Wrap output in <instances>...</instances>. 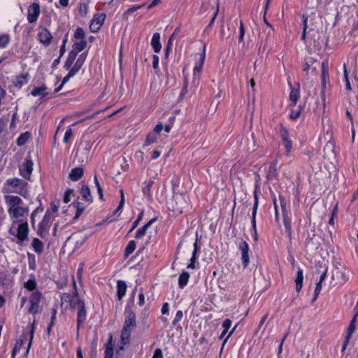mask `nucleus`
<instances>
[{
  "label": "nucleus",
  "instance_id": "473e14b6",
  "mask_svg": "<svg viewBox=\"0 0 358 358\" xmlns=\"http://www.w3.org/2000/svg\"><path fill=\"white\" fill-rule=\"evenodd\" d=\"M357 317H356V315H354V317H352V319L347 329L345 337L350 338L352 334L355 332V331L356 329Z\"/></svg>",
  "mask_w": 358,
  "mask_h": 358
},
{
  "label": "nucleus",
  "instance_id": "a19ab883",
  "mask_svg": "<svg viewBox=\"0 0 358 358\" xmlns=\"http://www.w3.org/2000/svg\"><path fill=\"white\" fill-rule=\"evenodd\" d=\"M113 355V348L111 341H109L106 345L104 358H112Z\"/></svg>",
  "mask_w": 358,
  "mask_h": 358
},
{
  "label": "nucleus",
  "instance_id": "4d7b16f0",
  "mask_svg": "<svg viewBox=\"0 0 358 358\" xmlns=\"http://www.w3.org/2000/svg\"><path fill=\"white\" fill-rule=\"evenodd\" d=\"M183 316V313L182 310H178L174 320H173V325H176V324L181 320Z\"/></svg>",
  "mask_w": 358,
  "mask_h": 358
},
{
  "label": "nucleus",
  "instance_id": "f3484780",
  "mask_svg": "<svg viewBox=\"0 0 358 358\" xmlns=\"http://www.w3.org/2000/svg\"><path fill=\"white\" fill-rule=\"evenodd\" d=\"M87 238L86 235L78 232L72 234L68 239V241L75 243L76 248L80 247Z\"/></svg>",
  "mask_w": 358,
  "mask_h": 358
},
{
  "label": "nucleus",
  "instance_id": "39448f33",
  "mask_svg": "<svg viewBox=\"0 0 358 358\" xmlns=\"http://www.w3.org/2000/svg\"><path fill=\"white\" fill-rule=\"evenodd\" d=\"M42 299V294L39 291L32 292L29 299V308L28 312L31 314L35 315L41 313L42 307L40 303Z\"/></svg>",
  "mask_w": 358,
  "mask_h": 358
},
{
  "label": "nucleus",
  "instance_id": "6e6d98bb",
  "mask_svg": "<svg viewBox=\"0 0 358 358\" xmlns=\"http://www.w3.org/2000/svg\"><path fill=\"white\" fill-rule=\"evenodd\" d=\"M72 136V129L69 127L64 134L63 142L64 143H67L69 142V138Z\"/></svg>",
  "mask_w": 358,
  "mask_h": 358
},
{
  "label": "nucleus",
  "instance_id": "72a5a7b5",
  "mask_svg": "<svg viewBox=\"0 0 358 358\" xmlns=\"http://www.w3.org/2000/svg\"><path fill=\"white\" fill-rule=\"evenodd\" d=\"M47 87L45 85H43L41 87L35 88L31 92V94L34 96H41V99L44 98L48 95V92H46Z\"/></svg>",
  "mask_w": 358,
  "mask_h": 358
},
{
  "label": "nucleus",
  "instance_id": "bf43d9fd",
  "mask_svg": "<svg viewBox=\"0 0 358 358\" xmlns=\"http://www.w3.org/2000/svg\"><path fill=\"white\" fill-rule=\"evenodd\" d=\"M79 13L81 15H85L87 13V6L85 3H81L79 6Z\"/></svg>",
  "mask_w": 358,
  "mask_h": 358
},
{
  "label": "nucleus",
  "instance_id": "774afa93",
  "mask_svg": "<svg viewBox=\"0 0 358 358\" xmlns=\"http://www.w3.org/2000/svg\"><path fill=\"white\" fill-rule=\"evenodd\" d=\"M152 358H163L162 352L160 349H156Z\"/></svg>",
  "mask_w": 358,
  "mask_h": 358
},
{
  "label": "nucleus",
  "instance_id": "0e129e2a",
  "mask_svg": "<svg viewBox=\"0 0 358 358\" xmlns=\"http://www.w3.org/2000/svg\"><path fill=\"white\" fill-rule=\"evenodd\" d=\"M56 314H57V310L55 309H52V310L51 322H50V324L49 327H48V331H50L52 326L55 323V320H56Z\"/></svg>",
  "mask_w": 358,
  "mask_h": 358
},
{
  "label": "nucleus",
  "instance_id": "f257e3e1",
  "mask_svg": "<svg viewBox=\"0 0 358 358\" xmlns=\"http://www.w3.org/2000/svg\"><path fill=\"white\" fill-rule=\"evenodd\" d=\"M4 200L10 219L22 218L28 215L29 208L19 196L6 195L4 196Z\"/></svg>",
  "mask_w": 358,
  "mask_h": 358
},
{
  "label": "nucleus",
  "instance_id": "c9c22d12",
  "mask_svg": "<svg viewBox=\"0 0 358 358\" xmlns=\"http://www.w3.org/2000/svg\"><path fill=\"white\" fill-rule=\"evenodd\" d=\"M189 278V274L184 271L182 272L178 278V285L180 288H183L188 282Z\"/></svg>",
  "mask_w": 358,
  "mask_h": 358
},
{
  "label": "nucleus",
  "instance_id": "aec40b11",
  "mask_svg": "<svg viewBox=\"0 0 358 358\" xmlns=\"http://www.w3.org/2000/svg\"><path fill=\"white\" fill-rule=\"evenodd\" d=\"M324 157L328 159L335 157V145L332 141H328L324 148Z\"/></svg>",
  "mask_w": 358,
  "mask_h": 358
},
{
  "label": "nucleus",
  "instance_id": "603ef678",
  "mask_svg": "<svg viewBox=\"0 0 358 358\" xmlns=\"http://www.w3.org/2000/svg\"><path fill=\"white\" fill-rule=\"evenodd\" d=\"M94 183H95V185L97 188V191H98V193H99V198L101 199H103V190H102V188L98 181V179H97V177L96 176H94Z\"/></svg>",
  "mask_w": 358,
  "mask_h": 358
},
{
  "label": "nucleus",
  "instance_id": "20e7f679",
  "mask_svg": "<svg viewBox=\"0 0 358 358\" xmlns=\"http://www.w3.org/2000/svg\"><path fill=\"white\" fill-rule=\"evenodd\" d=\"M73 285L76 291L73 295L69 293H64L61 296V306L66 310L69 308L73 310L76 309L79 305V302L82 301L78 296L75 281H73Z\"/></svg>",
  "mask_w": 358,
  "mask_h": 358
},
{
  "label": "nucleus",
  "instance_id": "37998d69",
  "mask_svg": "<svg viewBox=\"0 0 358 358\" xmlns=\"http://www.w3.org/2000/svg\"><path fill=\"white\" fill-rule=\"evenodd\" d=\"M136 242L134 241H130L125 249V255L129 256L136 249Z\"/></svg>",
  "mask_w": 358,
  "mask_h": 358
},
{
  "label": "nucleus",
  "instance_id": "052dcab7",
  "mask_svg": "<svg viewBox=\"0 0 358 358\" xmlns=\"http://www.w3.org/2000/svg\"><path fill=\"white\" fill-rule=\"evenodd\" d=\"M255 141L253 137V134H252V140L248 143V150L249 152H253L255 150Z\"/></svg>",
  "mask_w": 358,
  "mask_h": 358
},
{
  "label": "nucleus",
  "instance_id": "2f4dec72",
  "mask_svg": "<svg viewBox=\"0 0 358 358\" xmlns=\"http://www.w3.org/2000/svg\"><path fill=\"white\" fill-rule=\"evenodd\" d=\"M31 245L35 252L41 254L43 250V243L36 238L32 240Z\"/></svg>",
  "mask_w": 358,
  "mask_h": 358
},
{
  "label": "nucleus",
  "instance_id": "864d4df0",
  "mask_svg": "<svg viewBox=\"0 0 358 358\" xmlns=\"http://www.w3.org/2000/svg\"><path fill=\"white\" fill-rule=\"evenodd\" d=\"M124 205V196L122 189H120V201L118 207L116 208L115 212L121 210Z\"/></svg>",
  "mask_w": 358,
  "mask_h": 358
},
{
  "label": "nucleus",
  "instance_id": "69168bd1",
  "mask_svg": "<svg viewBox=\"0 0 358 358\" xmlns=\"http://www.w3.org/2000/svg\"><path fill=\"white\" fill-rule=\"evenodd\" d=\"M196 259V255L192 254L190 259V263L187 265V268H195V262Z\"/></svg>",
  "mask_w": 358,
  "mask_h": 358
},
{
  "label": "nucleus",
  "instance_id": "79ce46f5",
  "mask_svg": "<svg viewBox=\"0 0 358 358\" xmlns=\"http://www.w3.org/2000/svg\"><path fill=\"white\" fill-rule=\"evenodd\" d=\"M36 282L34 278H33L32 279H29V280H27L24 283V287L29 291H33L36 289Z\"/></svg>",
  "mask_w": 358,
  "mask_h": 358
},
{
  "label": "nucleus",
  "instance_id": "5701e85b",
  "mask_svg": "<svg viewBox=\"0 0 358 358\" xmlns=\"http://www.w3.org/2000/svg\"><path fill=\"white\" fill-rule=\"evenodd\" d=\"M83 169L81 167L73 168L69 173V177L72 181H78L83 176Z\"/></svg>",
  "mask_w": 358,
  "mask_h": 358
},
{
  "label": "nucleus",
  "instance_id": "4be33fe9",
  "mask_svg": "<svg viewBox=\"0 0 358 358\" xmlns=\"http://www.w3.org/2000/svg\"><path fill=\"white\" fill-rule=\"evenodd\" d=\"M314 63L315 61L312 57L305 59L303 71L306 73V76H308L309 71H310L311 73H314L316 71V67L313 66Z\"/></svg>",
  "mask_w": 358,
  "mask_h": 358
},
{
  "label": "nucleus",
  "instance_id": "f03ea898",
  "mask_svg": "<svg viewBox=\"0 0 358 358\" xmlns=\"http://www.w3.org/2000/svg\"><path fill=\"white\" fill-rule=\"evenodd\" d=\"M124 322L121 333V343L122 345L129 343L131 330L136 327V314L130 305H127L124 310Z\"/></svg>",
  "mask_w": 358,
  "mask_h": 358
},
{
  "label": "nucleus",
  "instance_id": "412c9836",
  "mask_svg": "<svg viewBox=\"0 0 358 358\" xmlns=\"http://www.w3.org/2000/svg\"><path fill=\"white\" fill-rule=\"evenodd\" d=\"M28 183L26 182H23L22 184H20L19 187L15 189H11L10 192L18 194L23 196L24 198H27L29 196L28 191Z\"/></svg>",
  "mask_w": 358,
  "mask_h": 358
},
{
  "label": "nucleus",
  "instance_id": "09e8293b",
  "mask_svg": "<svg viewBox=\"0 0 358 358\" xmlns=\"http://www.w3.org/2000/svg\"><path fill=\"white\" fill-rule=\"evenodd\" d=\"M29 136V134L28 133L21 134L17 140V145H22L26 143Z\"/></svg>",
  "mask_w": 358,
  "mask_h": 358
},
{
  "label": "nucleus",
  "instance_id": "c756f323",
  "mask_svg": "<svg viewBox=\"0 0 358 358\" xmlns=\"http://www.w3.org/2000/svg\"><path fill=\"white\" fill-rule=\"evenodd\" d=\"M303 273L301 268H299L296 274V278L295 279L296 283V291L299 292L303 286Z\"/></svg>",
  "mask_w": 358,
  "mask_h": 358
},
{
  "label": "nucleus",
  "instance_id": "e2e57ef3",
  "mask_svg": "<svg viewBox=\"0 0 358 358\" xmlns=\"http://www.w3.org/2000/svg\"><path fill=\"white\" fill-rule=\"evenodd\" d=\"M73 189H69L65 192L64 196V202L68 203L70 201V195L72 194Z\"/></svg>",
  "mask_w": 358,
  "mask_h": 358
},
{
  "label": "nucleus",
  "instance_id": "4468645a",
  "mask_svg": "<svg viewBox=\"0 0 358 358\" xmlns=\"http://www.w3.org/2000/svg\"><path fill=\"white\" fill-rule=\"evenodd\" d=\"M280 204H281V208L283 214V222L285 225V228L289 236H291L292 234V228H291V220L287 215L285 212V205L286 203L284 199H282L280 197Z\"/></svg>",
  "mask_w": 358,
  "mask_h": 358
},
{
  "label": "nucleus",
  "instance_id": "ea45409f",
  "mask_svg": "<svg viewBox=\"0 0 358 358\" xmlns=\"http://www.w3.org/2000/svg\"><path fill=\"white\" fill-rule=\"evenodd\" d=\"M87 45V41L85 40H80L79 42H76L73 45V50L76 51L78 53L85 49Z\"/></svg>",
  "mask_w": 358,
  "mask_h": 358
},
{
  "label": "nucleus",
  "instance_id": "3c124183",
  "mask_svg": "<svg viewBox=\"0 0 358 358\" xmlns=\"http://www.w3.org/2000/svg\"><path fill=\"white\" fill-rule=\"evenodd\" d=\"M143 215V212L142 211L138 215L137 219L133 222L132 227H131V229L129 230V233H131V231H133L137 227V226L138 225L139 222L142 220Z\"/></svg>",
  "mask_w": 358,
  "mask_h": 358
},
{
  "label": "nucleus",
  "instance_id": "6ab92c4d",
  "mask_svg": "<svg viewBox=\"0 0 358 358\" xmlns=\"http://www.w3.org/2000/svg\"><path fill=\"white\" fill-rule=\"evenodd\" d=\"M255 202L253 206L252 212V227L254 232L253 238L255 241H257V227H256V214L258 206V201L257 197L255 196Z\"/></svg>",
  "mask_w": 358,
  "mask_h": 358
},
{
  "label": "nucleus",
  "instance_id": "e433bc0d",
  "mask_svg": "<svg viewBox=\"0 0 358 358\" xmlns=\"http://www.w3.org/2000/svg\"><path fill=\"white\" fill-rule=\"evenodd\" d=\"M276 163L277 161H275L273 164L270 165L268 169L267 173V178L268 180H271L273 178H275L277 176V171H276Z\"/></svg>",
  "mask_w": 358,
  "mask_h": 358
},
{
  "label": "nucleus",
  "instance_id": "58836bf2",
  "mask_svg": "<svg viewBox=\"0 0 358 358\" xmlns=\"http://www.w3.org/2000/svg\"><path fill=\"white\" fill-rule=\"evenodd\" d=\"M24 181L17 178H12L7 180L8 185L9 187V189H15L22 184Z\"/></svg>",
  "mask_w": 358,
  "mask_h": 358
},
{
  "label": "nucleus",
  "instance_id": "2eb2a0df",
  "mask_svg": "<svg viewBox=\"0 0 358 358\" xmlns=\"http://www.w3.org/2000/svg\"><path fill=\"white\" fill-rule=\"evenodd\" d=\"M69 70V71L63 78L62 84L55 90V93L59 92L63 86L80 70V68L74 64L72 68L71 67Z\"/></svg>",
  "mask_w": 358,
  "mask_h": 358
},
{
  "label": "nucleus",
  "instance_id": "c85d7f7f",
  "mask_svg": "<svg viewBox=\"0 0 358 358\" xmlns=\"http://www.w3.org/2000/svg\"><path fill=\"white\" fill-rule=\"evenodd\" d=\"M303 273L301 268H299L296 274V278L295 279L296 283V291L299 292L303 286Z\"/></svg>",
  "mask_w": 358,
  "mask_h": 358
},
{
  "label": "nucleus",
  "instance_id": "b1692460",
  "mask_svg": "<svg viewBox=\"0 0 358 358\" xmlns=\"http://www.w3.org/2000/svg\"><path fill=\"white\" fill-rule=\"evenodd\" d=\"M29 80V74L28 73H23L17 76L15 78V81H13V83L15 86L20 88L24 85L27 84Z\"/></svg>",
  "mask_w": 358,
  "mask_h": 358
},
{
  "label": "nucleus",
  "instance_id": "8fccbe9b",
  "mask_svg": "<svg viewBox=\"0 0 358 358\" xmlns=\"http://www.w3.org/2000/svg\"><path fill=\"white\" fill-rule=\"evenodd\" d=\"M157 139V134L155 133H150L147 136L145 145H150L155 142Z\"/></svg>",
  "mask_w": 358,
  "mask_h": 358
},
{
  "label": "nucleus",
  "instance_id": "a18cd8bd",
  "mask_svg": "<svg viewBox=\"0 0 358 358\" xmlns=\"http://www.w3.org/2000/svg\"><path fill=\"white\" fill-rule=\"evenodd\" d=\"M9 43V36L7 34L0 36V48H5Z\"/></svg>",
  "mask_w": 358,
  "mask_h": 358
},
{
  "label": "nucleus",
  "instance_id": "393cba45",
  "mask_svg": "<svg viewBox=\"0 0 358 358\" xmlns=\"http://www.w3.org/2000/svg\"><path fill=\"white\" fill-rule=\"evenodd\" d=\"M127 291V285L124 281L118 280L117 283V295L118 300L120 301L125 295Z\"/></svg>",
  "mask_w": 358,
  "mask_h": 358
},
{
  "label": "nucleus",
  "instance_id": "f704fd0d",
  "mask_svg": "<svg viewBox=\"0 0 358 358\" xmlns=\"http://www.w3.org/2000/svg\"><path fill=\"white\" fill-rule=\"evenodd\" d=\"M73 206L76 210V213L74 219L77 220L80 217V215L82 214L83 210L85 209L87 206L80 201L74 202L73 203Z\"/></svg>",
  "mask_w": 358,
  "mask_h": 358
},
{
  "label": "nucleus",
  "instance_id": "0eeeda50",
  "mask_svg": "<svg viewBox=\"0 0 358 358\" xmlns=\"http://www.w3.org/2000/svg\"><path fill=\"white\" fill-rule=\"evenodd\" d=\"M28 232L29 227L27 222L20 223L18 225L16 234H15L11 230L9 231L10 234L16 236L17 241L15 242L17 244H22L24 241L27 240Z\"/></svg>",
  "mask_w": 358,
  "mask_h": 358
},
{
  "label": "nucleus",
  "instance_id": "de8ad7c7",
  "mask_svg": "<svg viewBox=\"0 0 358 358\" xmlns=\"http://www.w3.org/2000/svg\"><path fill=\"white\" fill-rule=\"evenodd\" d=\"M86 57H87V53L83 52L79 56V57L77 59L76 62H75V64L81 69L82 66L83 65V64L86 59Z\"/></svg>",
  "mask_w": 358,
  "mask_h": 358
},
{
  "label": "nucleus",
  "instance_id": "bb28decb",
  "mask_svg": "<svg viewBox=\"0 0 358 358\" xmlns=\"http://www.w3.org/2000/svg\"><path fill=\"white\" fill-rule=\"evenodd\" d=\"M151 45L155 52H159L162 49V45L160 43V35L159 33H155L152 36Z\"/></svg>",
  "mask_w": 358,
  "mask_h": 358
},
{
  "label": "nucleus",
  "instance_id": "a211bd4d",
  "mask_svg": "<svg viewBox=\"0 0 358 358\" xmlns=\"http://www.w3.org/2000/svg\"><path fill=\"white\" fill-rule=\"evenodd\" d=\"M38 39L41 43L48 46L52 39V35L47 29H43L38 34Z\"/></svg>",
  "mask_w": 358,
  "mask_h": 358
},
{
  "label": "nucleus",
  "instance_id": "7ed1b4c3",
  "mask_svg": "<svg viewBox=\"0 0 358 358\" xmlns=\"http://www.w3.org/2000/svg\"><path fill=\"white\" fill-rule=\"evenodd\" d=\"M169 209L176 213H182L187 206L186 196L182 194H174L173 197L168 202Z\"/></svg>",
  "mask_w": 358,
  "mask_h": 358
},
{
  "label": "nucleus",
  "instance_id": "cd10ccee",
  "mask_svg": "<svg viewBox=\"0 0 358 358\" xmlns=\"http://www.w3.org/2000/svg\"><path fill=\"white\" fill-rule=\"evenodd\" d=\"M300 86L299 84H297L296 88H292L291 92L289 93V101L292 102V105H295L297 102L299 98L300 97Z\"/></svg>",
  "mask_w": 358,
  "mask_h": 358
},
{
  "label": "nucleus",
  "instance_id": "6e6552de",
  "mask_svg": "<svg viewBox=\"0 0 358 358\" xmlns=\"http://www.w3.org/2000/svg\"><path fill=\"white\" fill-rule=\"evenodd\" d=\"M280 133L282 144L285 148V155L286 157H289L291 155V150L292 149V142L289 137V132L286 128L282 127Z\"/></svg>",
  "mask_w": 358,
  "mask_h": 358
},
{
  "label": "nucleus",
  "instance_id": "7c9ffc66",
  "mask_svg": "<svg viewBox=\"0 0 358 358\" xmlns=\"http://www.w3.org/2000/svg\"><path fill=\"white\" fill-rule=\"evenodd\" d=\"M155 222V219L150 220L147 224L143 225L141 228H139L136 234L135 238H141L143 237L145 233L148 229L150 227V225Z\"/></svg>",
  "mask_w": 358,
  "mask_h": 358
},
{
  "label": "nucleus",
  "instance_id": "49530a36",
  "mask_svg": "<svg viewBox=\"0 0 358 358\" xmlns=\"http://www.w3.org/2000/svg\"><path fill=\"white\" fill-rule=\"evenodd\" d=\"M74 37L77 39L85 40V34L84 30L80 27H78L74 33Z\"/></svg>",
  "mask_w": 358,
  "mask_h": 358
},
{
  "label": "nucleus",
  "instance_id": "13d9d810",
  "mask_svg": "<svg viewBox=\"0 0 358 358\" xmlns=\"http://www.w3.org/2000/svg\"><path fill=\"white\" fill-rule=\"evenodd\" d=\"M244 36H245V29H244L243 24L242 22H240L239 39H238L240 43L243 41Z\"/></svg>",
  "mask_w": 358,
  "mask_h": 358
},
{
  "label": "nucleus",
  "instance_id": "f8f14e48",
  "mask_svg": "<svg viewBox=\"0 0 358 358\" xmlns=\"http://www.w3.org/2000/svg\"><path fill=\"white\" fill-rule=\"evenodd\" d=\"M33 162L30 159H26L22 164L20 171L23 178L29 179L33 171Z\"/></svg>",
  "mask_w": 358,
  "mask_h": 358
},
{
  "label": "nucleus",
  "instance_id": "338daca9",
  "mask_svg": "<svg viewBox=\"0 0 358 358\" xmlns=\"http://www.w3.org/2000/svg\"><path fill=\"white\" fill-rule=\"evenodd\" d=\"M231 320L229 319L225 320L222 323V327L225 331H227L231 326Z\"/></svg>",
  "mask_w": 358,
  "mask_h": 358
},
{
  "label": "nucleus",
  "instance_id": "c03bdc74",
  "mask_svg": "<svg viewBox=\"0 0 358 358\" xmlns=\"http://www.w3.org/2000/svg\"><path fill=\"white\" fill-rule=\"evenodd\" d=\"M153 183V180H150L146 182L145 186L143 188V192L144 195L147 196L148 198L151 197L150 189Z\"/></svg>",
  "mask_w": 358,
  "mask_h": 358
},
{
  "label": "nucleus",
  "instance_id": "ddd939ff",
  "mask_svg": "<svg viewBox=\"0 0 358 358\" xmlns=\"http://www.w3.org/2000/svg\"><path fill=\"white\" fill-rule=\"evenodd\" d=\"M106 18V15L104 14L99 15L96 14L94 15L91 24L90 25V29L92 32L97 31L102 24L103 23Z\"/></svg>",
  "mask_w": 358,
  "mask_h": 358
},
{
  "label": "nucleus",
  "instance_id": "423d86ee",
  "mask_svg": "<svg viewBox=\"0 0 358 358\" xmlns=\"http://www.w3.org/2000/svg\"><path fill=\"white\" fill-rule=\"evenodd\" d=\"M205 50H206V47L204 46L203 51L201 54V56H200V59L198 62H196L195 64V66H194V70H193L192 84L196 87L198 86V85L199 83V77H200V74H201L202 69H203V62H204L205 57H206Z\"/></svg>",
  "mask_w": 358,
  "mask_h": 358
},
{
  "label": "nucleus",
  "instance_id": "9d476101",
  "mask_svg": "<svg viewBox=\"0 0 358 358\" xmlns=\"http://www.w3.org/2000/svg\"><path fill=\"white\" fill-rule=\"evenodd\" d=\"M40 15V6L37 3H32L28 8L27 20L29 23L35 22Z\"/></svg>",
  "mask_w": 358,
  "mask_h": 358
},
{
  "label": "nucleus",
  "instance_id": "5fc2aeb1",
  "mask_svg": "<svg viewBox=\"0 0 358 358\" xmlns=\"http://www.w3.org/2000/svg\"><path fill=\"white\" fill-rule=\"evenodd\" d=\"M307 20L308 18L306 17L304 15H303V32H302V34H301V39L302 40H305L306 38V29L308 28V24H307Z\"/></svg>",
  "mask_w": 358,
  "mask_h": 358
},
{
  "label": "nucleus",
  "instance_id": "4c0bfd02",
  "mask_svg": "<svg viewBox=\"0 0 358 358\" xmlns=\"http://www.w3.org/2000/svg\"><path fill=\"white\" fill-rule=\"evenodd\" d=\"M41 229H44V230H48L50 227V217L49 215L45 214L43 217L42 221L39 223V226Z\"/></svg>",
  "mask_w": 358,
  "mask_h": 358
},
{
  "label": "nucleus",
  "instance_id": "1a4fd4ad",
  "mask_svg": "<svg viewBox=\"0 0 358 358\" xmlns=\"http://www.w3.org/2000/svg\"><path fill=\"white\" fill-rule=\"evenodd\" d=\"M238 249L241 252V260L243 268H246L250 262L249 245L246 241L241 240L238 243Z\"/></svg>",
  "mask_w": 358,
  "mask_h": 358
},
{
  "label": "nucleus",
  "instance_id": "9b49d317",
  "mask_svg": "<svg viewBox=\"0 0 358 358\" xmlns=\"http://www.w3.org/2000/svg\"><path fill=\"white\" fill-rule=\"evenodd\" d=\"M77 308V332L78 333L80 326L84 323L87 316V312L84 301H82L81 302H79V305L78 306Z\"/></svg>",
  "mask_w": 358,
  "mask_h": 358
},
{
  "label": "nucleus",
  "instance_id": "a878e982",
  "mask_svg": "<svg viewBox=\"0 0 358 358\" xmlns=\"http://www.w3.org/2000/svg\"><path fill=\"white\" fill-rule=\"evenodd\" d=\"M83 199L88 202L92 203V195L91 194L90 189L88 186L87 185H83L81 187L80 192Z\"/></svg>",
  "mask_w": 358,
  "mask_h": 358
},
{
  "label": "nucleus",
  "instance_id": "dca6fc26",
  "mask_svg": "<svg viewBox=\"0 0 358 358\" xmlns=\"http://www.w3.org/2000/svg\"><path fill=\"white\" fill-rule=\"evenodd\" d=\"M320 245V238L315 235H313L312 237L308 238L306 242V250L311 252L317 250Z\"/></svg>",
  "mask_w": 358,
  "mask_h": 358
},
{
  "label": "nucleus",
  "instance_id": "680f3d73",
  "mask_svg": "<svg viewBox=\"0 0 358 358\" xmlns=\"http://www.w3.org/2000/svg\"><path fill=\"white\" fill-rule=\"evenodd\" d=\"M187 86H188V80H187V78H185V83H184V86L182 89V91H181V93H180V96L181 98H183L184 96L187 93Z\"/></svg>",
  "mask_w": 358,
  "mask_h": 358
}]
</instances>
